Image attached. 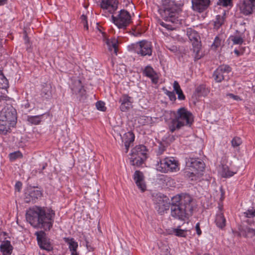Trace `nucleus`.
I'll use <instances>...</instances> for the list:
<instances>
[{"label": "nucleus", "instance_id": "f257e3e1", "mask_svg": "<svg viewBox=\"0 0 255 255\" xmlns=\"http://www.w3.org/2000/svg\"><path fill=\"white\" fill-rule=\"evenodd\" d=\"M193 199L188 194H181L173 197L170 204V215L174 219L185 221L193 213Z\"/></svg>", "mask_w": 255, "mask_h": 255}, {"label": "nucleus", "instance_id": "f03ea898", "mask_svg": "<svg viewBox=\"0 0 255 255\" xmlns=\"http://www.w3.org/2000/svg\"><path fill=\"white\" fill-rule=\"evenodd\" d=\"M55 212L51 208L35 206L26 214L28 222L35 228L49 231L54 222Z\"/></svg>", "mask_w": 255, "mask_h": 255}, {"label": "nucleus", "instance_id": "7ed1b4c3", "mask_svg": "<svg viewBox=\"0 0 255 255\" xmlns=\"http://www.w3.org/2000/svg\"><path fill=\"white\" fill-rule=\"evenodd\" d=\"M158 12L162 18L166 21L173 23H180L178 19L179 12L180 11L179 5L175 3L174 1L163 0L162 5L158 8Z\"/></svg>", "mask_w": 255, "mask_h": 255}, {"label": "nucleus", "instance_id": "20e7f679", "mask_svg": "<svg viewBox=\"0 0 255 255\" xmlns=\"http://www.w3.org/2000/svg\"><path fill=\"white\" fill-rule=\"evenodd\" d=\"M16 110L11 105L4 107L0 112V134H5L10 129V125L16 123Z\"/></svg>", "mask_w": 255, "mask_h": 255}, {"label": "nucleus", "instance_id": "39448f33", "mask_svg": "<svg viewBox=\"0 0 255 255\" xmlns=\"http://www.w3.org/2000/svg\"><path fill=\"white\" fill-rule=\"evenodd\" d=\"M193 122V116L192 113L185 108H181L178 110L175 118L172 120L169 129L171 132H173L185 126L190 127Z\"/></svg>", "mask_w": 255, "mask_h": 255}, {"label": "nucleus", "instance_id": "423d86ee", "mask_svg": "<svg viewBox=\"0 0 255 255\" xmlns=\"http://www.w3.org/2000/svg\"><path fill=\"white\" fill-rule=\"evenodd\" d=\"M129 158L130 163L133 166H140L146 158V148L143 145H138L131 149Z\"/></svg>", "mask_w": 255, "mask_h": 255}, {"label": "nucleus", "instance_id": "0eeeda50", "mask_svg": "<svg viewBox=\"0 0 255 255\" xmlns=\"http://www.w3.org/2000/svg\"><path fill=\"white\" fill-rule=\"evenodd\" d=\"M157 169L162 172L176 171L179 169L178 163L173 157H165L157 161Z\"/></svg>", "mask_w": 255, "mask_h": 255}, {"label": "nucleus", "instance_id": "6e6552de", "mask_svg": "<svg viewBox=\"0 0 255 255\" xmlns=\"http://www.w3.org/2000/svg\"><path fill=\"white\" fill-rule=\"evenodd\" d=\"M113 23L120 29H126L131 22V16L129 13L125 10H120L117 16L112 15Z\"/></svg>", "mask_w": 255, "mask_h": 255}, {"label": "nucleus", "instance_id": "1a4fd4ad", "mask_svg": "<svg viewBox=\"0 0 255 255\" xmlns=\"http://www.w3.org/2000/svg\"><path fill=\"white\" fill-rule=\"evenodd\" d=\"M134 52L141 56H151L152 45L151 42L143 40L132 45Z\"/></svg>", "mask_w": 255, "mask_h": 255}, {"label": "nucleus", "instance_id": "9d476101", "mask_svg": "<svg viewBox=\"0 0 255 255\" xmlns=\"http://www.w3.org/2000/svg\"><path fill=\"white\" fill-rule=\"evenodd\" d=\"M231 68L228 65H220L214 72L213 76L215 81L221 82L223 80H228V74L231 71Z\"/></svg>", "mask_w": 255, "mask_h": 255}, {"label": "nucleus", "instance_id": "9b49d317", "mask_svg": "<svg viewBox=\"0 0 255 255\" xmlns=\"http://www.w3.org/2000/svg\"><path fill=\"white\" fill-rule=\"evenodd\" d=\"M35 235L36 236L38 245L40 249L47 251H51L53 250L50 239L46 237L44 232H36Z\"/></svg>", "mask_w": 255, "mask_h": 255}, {"label": "nucleus", "instance_id": "f8f14e48", "mask_svg": "<svg viewBox=\"0 0 255 255\" xmlns=\"http://www.w3.org/2000/svg\"><path fill=\"white\" fill-rule=\"evenodd\" d=\"M187 34L190 41L192 42L194 52L197 54L201 47L200 36L196 31L192 30L188 31Z\"/></svg>", "mask_w": 255, "mask_h": 255}, {"label": "nucleus", "instance_id": "ddd939ff", "mask_svg": "<svg viewBox=\"0 0 255 255\" xmlns=\"http://www.w3.org/2000/svg\"><path fill=\"white\" fill-rule=\"evenodd\" d=\"M41 190L32 188L28 189L25 193L24 200L26 203H35L38 198L42 196Z\"/></svg>", "mask_w": 255, "mask_h": 255}, {"label": "nucleus", "instance_id": "4468645a", "mask_svg": "<svg viewBox=\"0 0 255 255\" xmlns=\"http://www.w3.org/2000/svg\"><path fill=\"white\" fill-rule=\"evenodd\" d=\"M133 178L138 188L142 192H144L146 190V186L143 173L139 170H136L134 173Z\"/></svg>", "mask_w": 255, "mask_h": 255}, {"label": "nucleus", "instance_id": "2eb2a0df", "mask_svg": "<svg viewBox=\"0 0 255 255\" xmlns=\"http://www.w3.org/2000/svg\"><path fill=\"white\" fill-rule=\"evenodd\" d=\"M117 0H101L100 6L103 9H107L112 13L118 8Z\"/></svg>", "mask_w": 255, "mask_h": 255}, {"label": "nucleus", "instance_id": "dca6fc26", "mask_svg": "<svg viewBox=\"0 0 255 255\" xmlns=\"http://www.w3.org/2000/svg\"><path fill=\"white\" fill-rule=\"evenodd\" d=\"M192 7L195 10L202 12L206 9L210 4V0H192Z\"/></svg>", "mask_w": 255, "mask_h": 255}, {"label": "nucleus", "instance_id": "f3484780", "mask_svg": "<svg viewBox=\"0 0 255 255\" xmlns=\"http://www.w3.org/2000/svg\"><path fill=\"white\" fill-rule=\"evenodd\" d=\"M255 8V6H252L251 3L244 0L240 6V10L242 13L245 15L251 14Z\"/></svg>", "mask_w": 255, "mask_h": 255}, {"label": "nucleus", "instance_id": "a211bd4d", "mask_svg": "<svg viewBox=\"0 0 255 255\" xmlns=\"http://www.w3.org/2000/svg\"><path fill=\"white\" fill-rule=\"evenodd\" d=\"M143 74L146 77L150 78L153 83L156 84L158 82V79L156 73L151 66H147L145 67L143 70Z\"/></svg>", "mask_w": 255, "mask_h": 255}, {"label": "nucleus", "instance_id": "6ab92c4d", "mask_svg": "<svg viewBox=\"0 0 255 255\" xmlns=\"http://www.w3.org/2000/svg\"><path fill=\"white\" fill-rule=\"evenodd\" d=\"M105 43L108 46V50L110 51H112L114 50V52L116 55H117L118 52V41L116 38L106 39H104Z\"/></svg>", "mask_w": 255, "mask_h": 255}, {"label": "nucleus", "instance_id": "aec40b11", "mask_svg": "<svg viewBox=\"0 0 255 255\" xmlns=\"http://www.w3.org/2000/svg\"><path fill=\"white\" fill-rule=\"evenodd\" d=\"M64 240L68 245L69 249L71 253H78L77 250L78 245L73 238H64Z\"/></svg>", "mask_w": 255, "mask_h": 255}, {"label": "nucleus", "instance_id": "412c9836", "mask_svg": "<svg viewBox=\"0 0 255 255\" xmlns=\"http://www.w3.org/2000/svg\"><path fill=\"white\" fill-rule=\"evenodd\" d=\"M215 223L218 227L223 229L226 226V219L222 212H219L217 214Z\"/></svg>", "mask_w": 255, "mask_h": 255}, {"label": "nucleus", "instance_id": "4be33fe9", "mask_svg": "<svg viewBox=\"0 0 255 255\" xmlns=\"http://www.w3.org/2000/svg\"><path fill=\"white\" fill-rule=\"evenodd\" d=\"M0 251L4 255H10L12 251V247L9 241H6L0 247Z\"/></svg>", "mask_w": 255, "mask_h": 255}, {"label": "nucleus", "instance_id": "5701e85b", "mask_svg": "<svg viewBox=\"0 0 255 255\" xmlns=\"http://www.w3.org/2000/svg\"><path fill=\"white\" fill-rule=\"evenodd\" d=\"M244 229H242L244 233V237L245 238H253L255 236V229L248 226H243Z\"/></svg>", "mask_w": 255, "mask_h": 255}, {"label": "nucleus", "instance_id": "b1692460", "mask_svg": "<svg viewBox=\"0 0 255 255\" xmlns=\"http://www.w3.org/2000/svg\"><path fill=\"white\" fill-rule=\"evenodd\" d=\"M244 36H243V33L232 35L230 37V39L233 42L234 44H242L244 41Z\"/></svg>", "mask_w": 255, "mask_h": 255}, {"label": "nucleus", "instance_id": "393cba45", "mask_svg": "<svg viewBox=\"0 0 255 255\" xmlns=\"http://www.w3.org/2000/svg\"><path fill=\"white\" fill-rule=\"evenodd\" d=\"M122 140L124 143L127 142L128 143H133L134 140V134L132 132H127L122 137Z\"/></svg>", "mask_w": 255, "mask_h": 255}, {"label": "nucleus", "instance_id": "a878e982", "mask_svg": "<svg viewBox=\"0 0 255 255\" xmlns=\"http://www.w3.org/2000/svg\"><path fill=\"white\" fill-rule=\"evenodd\" d=\"M204 163L198 160L192 159L191 161L190 166L197 170L202 171L204 168Z\"/></svg>", "mask_w": 255, "mask_h": 255}, {"label": "nucleus", "instance_id": "bb28decb", "mask_svg": "<svg viewBox=\"0 0 255 255\" xmlns=\"http://www.w3.org/2000/svg\"><path fill=\"white\" fill-rule=\"evenodd\" d=\"M195 92L199 96H206L209 93V91L206 89L205 85H200L196 88Z\"/></svg>", "mask_w": 255, "mask_h": 255}, {"label": "nucleus", "instance_id": "cd10ccee", "mask_svg": "<svg viewBox=\"0 0 255 255\" xmlns=\"http://www.w3.org/2000/svg\"><path fill=\"white\" fill-rule=\"evenodd\" d=\"M43 115L35 116H28L27 121L31 124L38 125L41 121V118Z\"/></svg>", "mask_w": 255, "mask_h": 255}, {"label": "nucleus", "instance_id": "c85d7f7f", "mask_svg": "<svg viewBox=\"0 0 255 255\" xmlns=\"http://www.w3.org/2000/svg\"><path fill=\"white\" fill-rule=\"evenodd\" d=\"M235 172L230 170L227 165H223L221 173L222 176L225 178L230 177L235 174Z\"/></svg>", "mask_w": 255, "mask_h": 255}, {"label": "nucleus", "instance_id": "c756f323", "mask_svg": "<svg viewBox=\"0 0 255 255\" xmlns=\"http://www.w3.org/2000/svg\"><path fill=\"white\" fill-rule=\"evenodd\" d=\"M224 18L223 16L218 15L216 16V20L214 21V27L216 29H218L224 23Z\"/></svg>", "mask_w": 255, "mask_h": 255}, {"label": "nucleus", "instance_id": "7c9ffc66", "mask_svg": "<svg viewBox=\"0 0 255 255\" xmlns=\"http://www.w3.org/2000/svg\"><path fill=\"white\" fill-rule=\"evenodd\" d=\"M75 84L77 85V87L72 88V90L74 92H75V93H83V91L85 92V91L83 89V86H82L81 81L80 80H78L77 82H76Z\"/></svg>", "mask_w": 255, "mask_h": 255}, {"label": "nucleus", "instance_id": "2f4dec72", "mask_svg": "<svg viewBox=\"0 0 255 255\" xmlns=\"http://www.w3.org/2000/svg\"><path fill=\"white\" fill-rule=\"evenodd\" d=\"M172 233H174L176 236L185 237L186 236V231L180 229H173Z\"/></svg>", "mask_w": 255, "mask_h": 255}, {"label": "nucleus", "instance_id": "473e14b6", "mask_svg": "<svg viewBox=\"0 0 255 255\" xmlns=\"http://www.w3.org/2000/svg\"><path fill=\"white\" fill-rule=\"evenodd\" d=\"M170 206L168 204L160 203L158 205V212L160 214L164 213L165 211L168 210Z\"/></svg>", "mask_w": 255, "mask_h": 255}, {"label": "nucleus", "instance_id": "72a5a7b5", "mask_svg": "<svg viewBox=\"0 0 255 255\" xmlns=\"http://www.w3.org/2000/svg\"><path fill=\"white\" fill-rule=\"evenodd\" d=\"M8 87V81L4 76L0 78V88L2 89H6Z\"/></svg>", "mask_w": 255, "mask_h": 255}, {"label": "nucleus", "instance_id": "f704fd0d", "mask_svg": "<svg viewBox=\"0 0 255 255\" xmlns=\"http://www.w3.org/2000/svg\"><path fill=\"white\" fill-rule=\"evenodd\" d=\"M50 87L48 86L43 87L41 90V94L45 98H48L51 95Z\"/></svg>", "mask_w": 255, "mask_h": 255}, {"label": "nucleus", "instance_id": "c9c22d12", "mask_svg": "<svg viewBox=\"0 0 255 255\" xmlns=\"http://www.w3.org/2000/svg\"><path fill=\"white\" fill-rule=\"evenodd\" d=\"M131 97H129L127 94H124L120 98L119 100V102L121 103V104H124L126 103H128L131 102Z\"/></svg>", "mask_w": 255, "mask_h": 255}, {"label": "nucleus", "instance_id": "e433bc0d", "mask_svg": "<svg viewBox=\"0 0 255 255\" xmlns=\"http://www.w3.org/2000/svg\"><path fill=\"white\" fill-rule=\"evenodd\" d=\"M10 160L13 161L18 158L22 157V155L20 151H16L11 153L9 155Z\"/></svg>", "mask_w": 255, "mask_h": 255}, {"label": "nucleus", "instance_id": "4c0bfd02", "mask_svg": "<svg viewBox=\"0 0 255 255\" xmlns=\"http://www.w3.org/2000/svg\"><path fill=\"white\" fill-rule=\"evenodd\" d=\"M222 39L219 37L216 36L214 39V42L212 44V47L216 49L221 45Z\"/></svg>", "mask_w": 255, "mask_h": 255}, {"label": "nucleus", "instance_id": "58836bf2", "mask_svg": "<svg viewBox=\"0 0 255 255\" xmlns=\"http://www.w3.org/2000/svg\"><path fill=\"white\" fill-rule=\"evenodd\" d=\"M105 103L102 101H98L96 104V106L98 110L105 112L106 110V107L105 106Z\"/></svg>", "mask_w": 255, "mask_h": 255}, {"label": "nucleus", "instance_id": "ea45409f", "mask_svg": "<svg viewBox=\"0 0 255 255\" xmlns=\"http://www.w3.org/2000/svg\"><path fill=\"white\" fill-rule=\"evenodd\" d=\"M231 143L233 147H237L242 143V140L240 137H235L232 139Z\"/></svg>", "mask_w": 255, "mask_h": 255}, {"label": "nucleus", "instance_id": "a19ab883", "mask_svg": "<svg viewBox=\"0 0 255 255\" xmlns=\"http://www.w3.org/2000/svg\"><path fill=\"white\" fill-rule=\"evenodd\" d=\"M131 105V102L126 103L124 104H121L120 110L122 112H126L130 108Z\"/></svg>", "mask_w": 255, "mask_h": 255}, {"label": "nucleus", "instance_id": "79ce46f5", "mask_svg": "<svg viewBox=\"0 0 255 255\" xmlns=\"http://www.w3.org/2000/svg\"><path fill=\"white\" fill-rule=\"evenodd\" d=\"M185 176L187 177L190 178L192 181L196 179V175L193 172L189 171H186L185 172Z\"/></svg>", "mask_w": 255, "mask_h": 255}, {"label": "nucleus", "instance_id": "37998d69", "mask_svg": "<svg viewBox=\"0 0 255 255\" xmlns=\"http://www.w3.org/2000/svg\"><path fill=\"white\" fill-rule=\"evenodd\" d=\"M165 94L169 97L171 101H174L176 100V96L173 91L171 92L169 91H166Z\"/></svg>", "mask_w": 255, "mask_h": 255}, {"label": "nucleus", "instance_id": "c03bdc74", "mask_svg": "<svg viewBox=\"0 0 255 255\" xmlns=\"http://www.w3.org/2000/svg\"><path fill=\"white\" fill-rule=\"evenodd\" d=\"M244 214L246 215V216L248 218L255 217V210H248L247 212H245Z\"/></svg>", "mask_w": 255, "mask_h": 255}, {"label": "nucleus", "instance_id": "a18cd8bd", "mask_svg": "<svg viewBox=\"0 0 255 255\" xmlns=\"http://www.w3.org/2000/svg\"><path fill=\"white\" fill-rule=\"evenodd\" d=\"M231 3L232 0H219L220 4L224 6H227L230 5Z\"/></svg>", "mask_w": 255, "mask_h": 255}, {"label": "nucleus", "instance_id": "49530a36", "mask_svg": "<svg viewBox=\"0 0 255 255\" xmlns=\"http://www.w3.org/2000/svg\"><path fill=\"white\" fill-rule=\"evenodd\" d=\"M173 88H174V90L176 92V93H177L178 92H180V91L182 90L180 88L179 84L176 81H175L174 82Z\"/></svg>", "mask_w": 255, "mask_h": 255}, {"label": "nucleus", "instance_id": "de8ad7c7", "mask_svg": "<svg viewBox=\"0 0 255 255\" xmlns=\"http://www.w3.org/2000/svg\"><path fill=\"white\" fill-rule=\"evenodd\" d=\"M6 41L5 39H4L3 36L2 35V33L0 32V50H2L3 49V45Z\"/></svg>", "mask_w": 255, "mask_h": 255}, {"label": "nucleus", "instance_id": "09e8293b", "mask_svg": "<svg viewBox=\"0 0 255 255\" xmlns=\"http://www.w3.org/2000/svg\"><path fill=\"white\" fill-rule=\"evenodd\" d=\"M24 39L25 43L26 44H27V46L26 47L27 50H29L30 48L28 46V44H29V38L28 37L27 34L26 33V32H24Z\"/></svg>", "mask_w": 255, "mask_h": 255}, {"label": "nucleus", "instance_id": "8fccbe9b", "mask_svg": "<svg viewBox=\"0 0 255 255\" xmlns=\"http://www.w3.org/2000/svg\"><path fill=\"white\" fill-rule=\"evenodd\" d=\"M244 229V227H243V226H240L238 229H239V232H237L236 233V235L238 236V237H241V236H243L244 237V233L242 232V229Z\"/></svg>", "mask_w": 255, "mask_h": 255}, {"label": "nucleus", "instance_id": "3c124183", "mask_svg": "<svg viewBox=\"0 0 255 255\" xmlns=\"http://www.w3.org/2000/svg\"><path fill=\"white\" fill-rule=\"evenodd\" d=\"M22 186V183L20 181H17L15 184V189L17 191L19 192Z\"/></svg>", "mask_w": 255, "mask_h": 255}, {"label": "nucleus", "instance_id": "603ef678", "mask_svg": "<svg viewBox=\"0 0 255 255\" xmlns=\"http://www.w3.org/2000/svg\"><path fill=\"white\" fill-rule=\"evenodd\" d=\"M176 94L178 95V98L179 100H184L185 98V96L184 95L182 91H180V92H178L176 93Z\"/></svg>", "mask_w": 255, "mask_h": 255}, {"label": "nucleus", "instance_id": "864d4df0", "mask_svg": "<svg viewBox=\"0 0 255 255\" xmlns=\"http://www.w3.org/2000/svg\"><path fill=\"white\" fill-rule=\"evenodd\" d=\"M133 143H128L127 142H125V143H124V145H125V152L126 153H127L128 151V149H129V147L132 145Z\"/></svg>", "mask_w": 255, "mask_h": 255}, {"label": "nucleus", "instance_id": "5fc2aeb1", "mask_svg": "<svg viewBox=\"0 0 255 255\" xmlns=\"http://www.w3.org/2000/svg\"><path fill=\"white\" fill-rule=\"evenodd\" d=\"M195 228H196V232H197V234L198 235H200L201 234V233H202V232H201V230H200V224L199 223L196 224V226H195Z\"/></svg>", "mask_w": 255, "mask_h": 255}, {"label": "nucleus", "instance_id": "6e6d98bb", "mask_svg": "<svg viewBox=\"0 0 255 255\" xmlns=\"http://www.w3.org/2000/svg\"><path fill=\"white\" fill-rule=\"evenodd\" d=\"M165 150V147L164 146H160L159 147L158 150L157 151V155H161L163 153V152Z\"/></svg>", "mask_w": 255, "mask_h": 255}, {"label": "nucleus", "instance_id": "4d7b16f0", "mask_svg": "<svg viewBox=\"0 0 255 255\" xmlns=\"http://www.w3.org/2000/svg\"><path fill=\"white\" fill-rule=\"evenodd\" d=\"M228 96L231 98H232L235 100H238L240 99V98L239 96H236V95H234V94H229L228 95Z\"/></svg>", "mask_w": 255, "mask_h": 255}, {"label": "nucleus", "instance_id": "13d9d810", "mask_svg": "<svg viewBox=\"0 0 255 255\" xmlns=\"http://www.w3.org/2000/svg\"><path fill=\"white\" fill-rule=\"evenodd\" d=\"M8 99V97L5 95H0V101H7Z\"/></svg>", "mask_w": 255, "mask_h": 255}, {"label": "nucleus", "instance_id": "bf43d9fd", "mask_svg": "<svg viewBox=\"0 0 255 255\" xmlns=\"http://www.w3.org/2000/svg\"><path fill=\"white\" fill-rule=\"evenodd\" d=\"M248 2L251 4L252 6H255V0H246Z\"/></svg>", "mask_w": 255, "mask_h": 255}, {"label": "nucleus", "instance_id": "052dcab7", "mask_svg": "<svg viewBox=\"0 0 255 255\" xmlns=\"http://www.w3.org/2000/svg\"><path fill=\"white\" fill-rule=\"evenodd\" d=\"M81 19L82 21H84V22H86V21H87V16L84 14L81 15Z\"/></svg>", "mask_w": 255, "mask_h": 255}, {"label": "nucleus", "instance_id": "680f3d73", "mask_svg": "<svg viewBox=\"0 0 255 255\" xmlns=\"http://www.w3.org/2000/svg\"><path fill=\"white\" fill-rule=\"evenodd\" d=\"M164 27H165L166 29H169V30H171L172 29L171 25H170L169 24H166V23H165V25L164 26Z\"/></svg>", "mask_w": 255, "mask_h": 255}, {"label": "nucleus", "instance_id": "e2e57ef3", "mask_svg": "<svg viewBox=\"0 0 255 255\" xmlns=\"http://www.w3.org/2000/svg\"><path fill=\"white\" fill-rule=\"evenodd\" d=\"M7 0H0V6L3 5L6 3Z\"/></svg>", "mask_w": 255, "mask_h": 255}, {"label": "nucleus", "instance_id": "0e129e2a", "mask_svg": "<svg viewBox=\"0 0 255 255\" xmlns=\"http://www.w3.org/2000/svg\"><path fill=\"white\" fill-rule=\"evenodd\" d=\"M84 28H86L87 30L88 29V22L86 21V22H84Z\"/></svg>", "mask_w": 255, "mask_h": 255}, {"label": "nucleus", "instance_id": "69168bd1", "mask_svg": "<svg viewBox=\"0 0 255 255\" xmlns=\"http://www.w3.org/2000/svg\"><path fill=\"white\" fill-rule=\"evenodd\" d=\"M46 166H47V164H46V163H45V164H43V166H42V169H41V170H40L39 171V173H41V170H43L44 169H45V167H46Z\"/></svg>", "mask_w": 255, "mask_h": 255}, {"label": "nucleus", "instance_id": "338daca9", "mask_svg": "<svg viewBox=\"0 0 255 255\" xmlns=\"http://www.w3.org/2000/svg\"><path fill=\"white\" fill-rule=\"evenodd\" d=\"M4 75H3L2 71L1 70H0V77H4Z\"/></svg>", "mask_w": 255, "mask_h": 255}, {"label": "nucleus", "instance_id": "774afa93", "mask_svg": "<svg viewBox=\"0 0 255 255\" xmlns=\"http://www.w3.org/2000/svg\"><path fill=\"white\" fill-rule=\"evenodd\" d=\"M234 52H235V53H236L237 55H239V54H240V52H239L238 50H237V49H236V50H234Z\"/></svg>", "mask_w": 255, "mask_h": 255}]
</instances>
